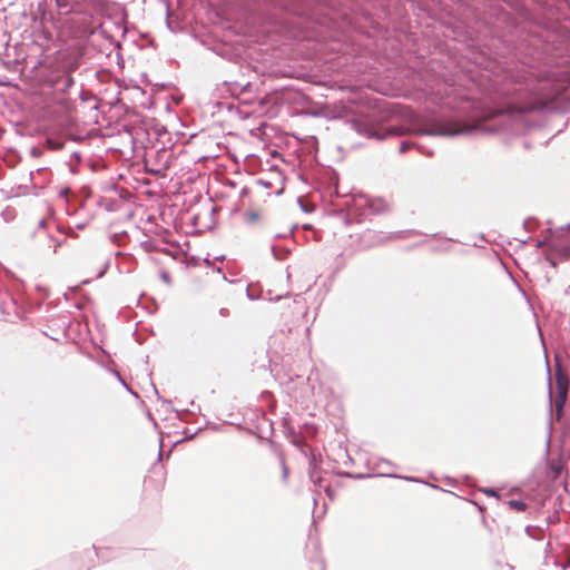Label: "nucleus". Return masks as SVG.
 Here are the masks:
<instances>
[{
    "label": "nucleus",
    "mask_w": 570,
    "mask_h": 570,
    "mask_svg": "<svg viewBox=\"0 0 570 570\" xmlns=\"http://www.w3.org/2000/svg\"><path fill=\"white\" fill-rule=\"evenodd\" d=\"M415 131L419 135L426 136L455 137L474 136L484 132L485 129L479 124H464L453 119L435 118L417 127Z\"/></svg>",
    "instance_id": "obj_1"
},
{
    "label": "nucleus",
    "mask_w": 570,
    "mask_h": 570,
    "mask_svg": "<svg viewBox=\"0 0 570 570\" xmlns=\"http://www.w3.org/2000/svg\"><path fill=\"white\" fill-rule=\"evenodd\" d=\"M351 128L355 130L360 136L379 141L385 140L392 136L400 135V131L394 127L380 128L362 119H353L351 121Z\"/></svg>",
    "instance_id": "obj_2"
},
{
    "label": "nucleus",
    "mask_w": 570,
    "mask_h": 570,
    "mask_svg": "<svg viewBox=\"0 0 570 570\" xmlns=\"http://www.w3.org/2000/svg\"><path fill=\"white\" fill-rule=\"evenodd\" d=\"M46 222L42 219L39 222V228L35 232V250L41 256H51L56 254L58 247L61 246L62 242L51 235L45 227Z\"/></svg>",
    "instance_id": "obj_3"
},
{
    "label": "nucleus",
    "mask_w": 570,
    "mask_h": 570,
    "mask_svg": "<svg viewBox=\"0 0 570 570\" xmlns=\"http://www.w3.org/2000/svg\"><path fill=\"white\" fill-rule=\"evenodd\" d=\"M556 382H557V400H556V411H557V420L560 419L562 409L566 403L567 393L569 389V377L564 374L559 366L556 370Z\"/></svg>",
    "instance_id": "obj_4"
},
{
    "label": "nucleus",
    "mask_w": 570,
    "mask_h": 570,
    "mask_svg": "<svg viewBox=\"0 0 570 570\" xmlns=\"http://www.w3.org/2000/svg\"><path fill=\"white\" fill-rule=\"evenodd\" d=\"M367 206L375 214H379L381 212L389 209V203L386 200H384L383 198L368 199Z\"/></svg>",
    "instance_id": "obj_5"
},
{
    "label": "nucleus",
    "mask_w": 570,
    "mask_h": 570,
    "mask_svg": "<svg viewBox=\"0 0 570 570\" xmlns=\"http://www.w3.org/2000/svg\"><path fill=\"white\" fill-rule=\"evenodd\" d=\"M556 254L563 261L570 259V244L552 245Z\"/></svg>",
    "instance_id": "obj_6"
},
{
    "label": "nucleus",
    "mask_w": 570,
    "mask_h": 570,
    "mask_svg": "<svg viewBox=\"0 0 570 570\" xmlns=\"http://www.w3.org/2000/svg\"><path fill=\"white\" fill-rule=\"evenodd\" d=\"M508 504L517 511H524L527 509V503L523 500H509Z\"/></svg>",
    "instance_id": "obj_7"
},
{
    "label": "nucleus",
    "mask_w": 570,
    "mask_h": 570,
    "mask_svg": "<svg viewBox=\"0 0 570 570\" xmlns=\"http://www.w3.org/2000/svg\"><path fill=\"white\" fill-rule=\"evenodd\" d=\"M524 531H525V533H527L530 538H532V539H534V540H540V537H539L537 533H534L533 531L542 532V531H543V529H542V528H540V527L527 525V527H525V529H524Z\"/></svg>",
    "instance_id": "obj_8"
},
{
    "label": "nucleus",
    "mask_w": 570,
    "mask_h": 570,
    "mask_svg": "<svg viewBox=\"0 0 570 570\" xmlns=\"http://www.w3.org/2000/svg\"><path fill=\"white\" fill-rule=\"evenodd\" d=\"M57 7L60 9H65L66 13L70 12L72 10L71 7L65 1V0H56Z\"/></svg>",
    "instance_id": "obj_9"
},
{
    "label": "nucleus",
    "mask_w": 570,
    "mask_h": 570,
    "mask_svg": "<svg viewBox=\"0 0 570 570\" xmlns=\"http://www.w3.org/2000/svg\"><path fill=\"white\" fill-rule=\"evenodd\" d=\"M534 109H537L535 105H528V106H523V107H518L517 111L523 114V112L532 111Z\"/></svg>",
    "instance_id": "obj_10"
},
{
    "label": "nucleus",
    "mask_w": 570,
    "mask_h": 570,
    "mask_svg": "<svg viewBox=\"0 0 570 570\" xmlns=\"http://www.w3.org/2000/svg\"><path fill=\"white\" fill-rule=\"evenodd\" d=\"M115 374H116L117 379L119 380V382L121 383V385H122V386H125V387H126V390H127L129 393H131L132 395L137 396V393H135V392H134V391H132V390L127 385V383L121 379V376L119 375V373H117V372H116Z\"/></svg>",
    "instance_id": "obj_11"
},
{
    "label": "nucleus",
    "mask_w": 570,
    "mask_h": 570,
    "mask_svg": "<svg viewBox=\"0 0 570 570\" xmlns=\"http://www.w3.org/2000/svg\"><path fill=\"white\" fill-rule=\"evenodd\" d=\"M115 374H116L117 379L119 380V382L121 383V385H122V386H125V387H126V390H127L129 393H131L132 395L137 396V393H135V392H134V391H132V390L127 385V383L121 379V376L119 375V373H117V372H116Z\"/></svg>",
    "instance_id": "obj_12"
},
{
    "label": "nucleus",
    "mask_w": 570,
    "mask_h": 570,
    "mask_svg": "<svg viewBox=\"0 0 570 570\" xmlns=\"http://www.w3.org/2000/svg\"><path fill=\"white\" fill-rule=\"evenodd\" d=\"M256 184H257V185H259V186H262V187H264V188H266V189L272 188V183H271V181H268V180H265V179H263V178L257 179V180H256Z\"/></svg>",
    "instance_id": "obj_13"
},
{
    "label": "nucleus",
    "mask_w": 570,
    "mask_h": 570,
    "mask_svg": "<svg viewBox=\"0 0 570 570\" xmlns=\"http://www.w3.org/2000/svg\"><path fill=\"white\" fill-rule=\"evenodd\" d=\"M410 147L411 145L407 141H402L399 150L401 154H404L406 150H409Z\"/></svg>",
    "instance_id": "obj_14"
},
{
    "label": "nucleus",
    "mask_w": 570,
    "mask_h": 570,
    "mask_svg": "<svg viewBox=\"0 0 570 570\" xmlns=\"http://www.w3.org/2000/svg\"><path fill=\"white\" fill-rule=\"evenodd\" d=\"M484 494L487 495H490V497H498V492L497 490L492 489V488H488V489H483L482 490Z\"/></svg>",
    "instance_id": "obj_15"
},
{
    "label": "nucleus",
    "mask_w": 570,
    "mask_h": 570,
    "mask_svg": "<svg viewBox=\"0 0 570 570\" xmlns=\"http://www.w3.org/2000/svg\"><path fill=\"white\" fill-rule=\"evenodd\" d=\"M72 85H73V78H72L71 76H67V77L65 78V87H66V88H69V87H71Z\"/></svg>",
    "instance_id": "obj_16"
},
{
    "label": "nucleus",
    "mask_w": 570,
    "mask_h": 570,
    "mask_svg": "<svg viewBox=\"0 0 570 570\" xmlns=\"http://www.w3.org/2000/svg\"><path fill=\"white\" fill-rule=\"evenodd\" d=\"M68 193H69V188H67V187L62 188V189L59 190V196L60 197H66L68 195Z\"/></svg>",
    "instance_id": "obj_17"
},
{
    "label": "nucleus",
    "mask_w": 570,
    "mask_h": 570,
    "mask_svg": "<svg viewBox=\"0 0 570 570\" xmlns=\"http://www.w3.org/2000/svg\"><path fill=\"white\" fill-rule=\"evenodd\" d=\"M288 475V469L286 464L283 462V479L286 480Z\"/></svg>",
    "instance_id": "obj_18"
},
{
    "label": "nucleus",
    "mask_w": 570,
    "mask_h": 570,
    "mask_svg": "<svg viewBox=\"0 0 570 570\" xmlns=\"http://www.w3.org/2000/svg\"><path fill=\"white\" fill-rule=\"evenodd\" d=\"M219 314H220L222 316H228V315H229V312H228V309H227V308H220V309H219Z\"/></svg>",
    "instance_id": "obj_19"
},
{
    "label": "nucleus",
    "mask_w": 570,
    "mask_h": 570,
    "mask_svg": "<svg viewBox=\"0 0 570 570\" xmlns=\"http://www.w3.org/2000/svg\"><path fill=\"white\" fill-rule=\"evenodd\" d=\"M107 268H108V262L105 263V266H104L102 271L99 273V276H101L106 272Z\"/></svg>",
    "instance_id": "obj_20"
},
{
    "label": "nucleus",
    "mask_w": 570,
    "mask_h": 570,
    "mask_svg": "<svg viewBox=\"0 0 570 570\" xmlns=\"http://www.w3.org/2000/svg\"><path fill=\"white\" fill-rule=\"evenodd\" d=\"M548 261H549V263H550V265H551L552 267H556L557 263H556V261H554V259H552V258H548Z\"/></svg>",
    "instance_id": "obj_21"
},
{
    "label": "nucleus",
    "mask_w": 570,
    "mask_h": 570,
    "mask_svg": "<svg viewBox=\"0 0 570 570\" xmlns=\"http://www.w3.org/2000/svg\"><path fill=\"white\" fill-rule=\"evenodd\" d=\"M404 479L409 480V481H413V482H421L419 479H415V478H407V476H405Z\"/></svg>",
    "instance_id": "obj_22"
},
{
    "label": "nucleus",
    "mask_w": 570,
    "mask_h": 570,
    "mask_svg": "<svg viewBox=\"0 0 570 570\" xmlns=\"http://www.w3.org/2000/svg\"><path fill=\"white\" fill-rule=\"evenodd\" d=\"M549 403L550 405L552 404V394H551V390L549 391ZM550 412H552V410L550 409Z\"/></svg>",
    "instance_id": "obj_23"
},
{
    "label": "nucleus",
    "mask_w": 570,
    "mask_h": 570,
    "mask_svg": "<svg viewBox=\"0 0 570 570\" xmlns=\"http://www.w3.org/2000/svg\"><path fill=\"white\" fill-rule=\"evenodd\" d=\"M161 277H163V279H164L165 282H169V277H168V275H167V274H165V273H164Z\"/></svg>",
    "instance_id": "obj_24"
},
{
    "label": "nucleus",
    "mask_w": 570,
    "mask_h": 570,
    "mask_svg": "<svg viewBox=\"0 0 570 570\" xmlns=\"http://www.w3.org/2000/svg\"><path fill=\"white\" fill-rule=\"evenodd\" d=\"M503 111L502 110H497L495 112H493L490 117H494L495 115H499V114H502Z\"/></svg>",
    "instance_id": "obj_25"
},
{
    "label": "nucleus",
    "mask_w": 570,
    "mask_h": 570,
    "mask_svg": "<svg viewBox=\"0 0 570 570\" xmlns=\"http://www.w3.org/2000/svg\"><path fill=\"white\" fill-rule=\"evenodd\" d=\"M83 227H85V224H78V225H77V228H79V229H81V228H83Z\"/></svg>",
    "instance_id": "obj_26"
},
{
    "label": "nucleus",
    "mask_w": 570,
    "mask_h": 570,
    "mask_svg": "<svg viewBox=\"0 0 570 570\" xmlns=\"http://www.w3.org/2000/svg\"><path fill=\"white\" fill-rule=\"evenodd\" d=\"M542 245H543V242H541V240H539V242L537 243V247H541Z\"/></svg>",
    "instance_id": "obj_27"
},
{
    "label": "nucleus",
    "mask_w": 570,
    "mask_h": 570,
    "mask_svg": "<svg viewBox=\"0 0 570 570\" xmlns=\"http://www.w3.org/2000/svg\"><path fill=\"white\" fill-rule=\"evenodd\" d=\"M150 171L151 173H159L160 170L159 169H156V170L151 169Z\"/></svg>",
    "instance_id": "obj_28"
},
{
    "label": "nucleus",
    "mask_w": 570,
    "mask_h": 570,
    "mask_svg": "<svg viewBox=\"0 0 570 570\" xmlns=\"http://www.w3.org/2000/svg\"><path fill=\"white\" fill-rule=\"evenodd\" d=\"M225 256L224 255H220L218 257H216L217 259H223Z\"/></svg>",
    "instance_id": "obj_29"
}]
</instances>
